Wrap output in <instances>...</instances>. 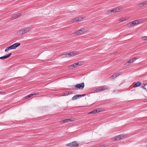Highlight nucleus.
<instances>
[{
	"mask_svg": "<svg viewBox=\"0 0 147 147\" xmlns=\"http://www.w3.org/2000/svg\"><path fill=\"white\" fill-rule=\"evenodd\" d=\"M143 88V89H145V90H146V92H147V89H146V87H145L144 88Z\"/></svg>",
	"mask_w": 147,
	"mask_h": 147,
	"instance_id": "ea45409f",
	"label": "nucleus"
},
{
	"mask_svg": "<svg viewBox=\"0 0 147 147\" xmlns=\"http://www.w3.org/2000/svg\"><path fill=\"white\" fill-rule=\"evenodd\" d=\"M145 4L146 5L147 4V1H145Z\"/></svg>",
	"mask_w": 147,
	"mask_h": 147,
	"instance_id": "79ce46f5",
	"label": "nucleus"
},
{
	"mask_svg": "<svg viewBox=\"0 0 147 147\" xmlns=\"http://www.w3.org/2000/svg\"><path fill=\"white\" fill-rule=\"evenodd\" d=\"M30 28H26L25 29L22 30H23L24 34L27 33L28 32L30 31Z\"/></svg>",
	"mask_w": 147,
	"mask_h": 147,
	"instance_id": "9b49d317",
	"label": "nucleus"
},
{
	"mask_svg": "<svg viewBox=\"0 0 147 147\" xmlns=\"http://www.w3.org/2000/svg\"><path fill=\"white\" fill-rule=\"evenodd\" d=\"M67 54V57H70L71 56V54L70 53H69L68 54Z\"/></svg>",
	"mask_w": 147,
	"mask_h": 147,
	"instance_id": "7c9ffc66",
	"label": "nucleus"
},
{
	"mask_svg": "<svg viewBox=\"0 0 147 147\" xmlns=\"http://www.w3.org/2000/svg\"><path fill=\"white\" fill-rule=\"evenodd\" d=\"M21 14H22L20 13H18L16 14V15H17V16H18V18L20 16Z\"/></svg>",
	"mask_w": 147,
	"mask_h": 147,
	"instance_id": "f704fd0d",
	"label": "nucleus"
},
{
	"mask_svg": "<svg viewBox=\"0 0 147 147\" xmlns=\"http://www.w3.org/2000/svg\"><path fill=\"white\" fill-rule=\"evenodd\" d=\"M141 84L140 82H137L134 85V87H136L139 86Z\"/></svg>",
	"mask_w": 147,
	"mask_h": 147,
	"instance_id": "ddd939ff",
	"label": "nucleus"
},
{
	"mask_svg": "<svg viewBox=\"0 0 147 147\" xmlns=\"http://www.w3.org/2000/svg\"><path fill=\"white\" fill-rule=\"evenodd\" d=\"M81 20L79 18H77L75 19H73L72 20L73 22H75L77 21H80Z\"/></svg>",
	"mask_w": 147,
	"mask_h": 147,
	"instance_id": "4468645a",
	"label": "nucleus"
},
{
	"mask_svg": "<svg viewBox=\"0 0 147 147\" xmlns=\"http://www.w3.org/2000/svg\"><path fill=\"white\" fill-rule=\"evenodd\" d=\"M126 20V19L125 18H122L119 20V21L120 22H123V21H125Z\"/></svg>",
	"mask_w": 147,
	"mask_h": 147,
	"instance_id": "412c9836",
	"label": "nucleus"
},
{
	"mask_svg": "<svg viewBox=\"0 0 147 147\" xmlns=\"http://www.w3.org/2000/svg\"><path fill=\"white\" fill-rule=\"evenodd\" d=\"M62 121V122H64L65 123H68L69 122V119H65L64 120H63Z\"/></svg>",
	"mask_w": 147,
	"mask_h": 147,
	"instance_id": "aec40b11",
	"label": "nucleus"
},
{
	"mask_svg": "<svg viewBox=\"0 0 147 147\" xmlns=\"http://www.w3.org/2000/svg\"><path fill=\"white\" fill-rule=\"evenodd\" d=\"M124 135H119V139H123V138H124Z\"/></svg>",
	"mask_w": 147,
	"mask_h": 147,
	"instance_id": "b1692460",
	"label": "nucleus"
},
{
	"mask_svg": "<svg viewBox=\"0 0 147 147\" xmlns=\"http://www.w3.org/2000/svg\"><path fill=\"white\" fill-rule=\"evenodd\" d=\"M69 119V121H74L73 119H72V118H70L69 119Z\"/></svg>",
	"mask_w": 147,
	"mask_h": 147,
	"instance_id": "e433bc0d",
	"label": "nucleus"
},
{
	"mask_svg": "<svg viewBox=\"0 0 147 147\" xmlns=\"http://www.w3.org/2000/svg\"><path fill=\"white\" fill-rule=\"evenodd\" d=\"M121 10V9L119 7H117L114 8L113 9L109 10L108 11V13L109 14H111L112 12H116L120 11Z\"/></svg>",
	"mask_w": 147,
	"mask_h": 147,
	"instance_id": "20e7f679",
	"label": "nucleus"
},
{
	"mask_svg": "<svg viewBox=\"0 0 147 147\" xmlns=\"http://www.w3.org/2000/svg\"><path fill=\"white\" fill-rule=\"evenodd\" d=\"M145 20L146 21H147V18Z\"/></svg>",
	"mask_w": 147,
	"mask_h": 147,
	"instance_id": "c03bdc74",
	"label": "nucleus"
},
{
	"mask_svg": "<svg viewBox=\"0 0 147 147\" xmlns=\"http://www.w3.org/2000/svg\"><path fill=\"white\" fill-rule=\"evenodd\" d=\"M132 22L134 25H135V24H138L139 22V20H135L134 21Z\"/></svg>",
	"mask_w": 147,
	"mask_h": 147,
	"instance_id": "dca6fc26",
	"label": "nucleus"
},
{
	"mask_svg": "<svg viewBox=\"0 0 147 147\" xmlns=\"http://www.w3.org/2000/svg\"><path fill=\"white\" fill-rule=\"evenodd\" d=\"M11 50L10 46L7 47L6 49L5 50V52H7L9 51V50Z\"/></svg>",
	"mask_w": 147,
	"mask_h": 147,
	"instance_id": "2eb2a0df",
	"label": "nucleus"
},
{
	"mask_svg": "<svg viewBox=\"0 0 147 147\" xmlns=\"http://www.w3.org/2000/svg\"><path fill=\"white\" fill-rule=\"evenodd\" d=\"M84 83L83 82L81 83L77 84L74 86L73 87H75L77 89H82L84 88Z\"/></svg>",
	"mask_w": 147,
	"mask_h": 147,
	"instance_id": "f03ea898",
	"label": "nucleus"
},
{
	"mask_svg": "<svg viewBox=\"0 0 147 147\" xmlns=\"http://www.w3.org/2000/svg\"><path fill=\"white\" fill-rule=\"evenodd\" d=\"M17 34L18 35H19V36H20L22 34H23L24 33H23V30H20L18 31L17 32Z\"/></svg>",
	"mask_w": 147,
	"mask_h": 147,
	"instance_id": "f8f14e48",
	"label": "nucleus"
},
{
	"mask_svg": "<svg viewBox=\"0 0 147 147\" xmlns=\"http://www.w3.org/2000/svg\"><path fill=\"white\" fill-rule=\"evenodd\" d=\"M67 57V54H64L61 55V58H63L64 57Z\"/></svg>",
	"mask_w": 147,
	"mask_h": 147,
	"instance_id": "5701e85b",
	"label": "nucleus"
},
{
	"mask_svg": "<svg viewBox=\"0 0 147 147\" xmlns=\"http://www.w3.org/2000/svg\"><path fill=\"white\" fill-rule=\"evenodd\" d=\"M86 95L85 94H76L72 98V100H74L78 99Z\"/></svg>",
	"mask_w": 147,
	"mask_h": 147,
	"instance_id": "423d86ee",
	"label": "nucleus"
},
{
	"mask_svg": "<svg viewBox=\"0 0 147 147\" xmlns=\"http://www.w3.org/2000/svg\"><path fill=\"white\" fill-rule=\"evenodd\" d=\"M92 113H95V111H94V110H93L88 113L89 114H92Z\"/></svg>",
	"mask_w": 147,
	"mask_h": 147,
	"instance_id": "bb28decb",
	"label": "nucleus"
},
{
	"mask_svg": "<svg viewBox=\"0 0 147 147\" xmlns=\"http://www.w3.org/2000/svg\"><path fill=\"white\" fill-rule=\"evenodd\" d=\"M127 26L128 27L132 26H134L133 24L132 23V22L129 23H128L127 24Z\"/></svg>",
	"mask_w": 147,
	"mask_h": 147,
	"instance_id": "6ab92c4d",
	"label": "nucleus"
},
{
	"mask_svg": "<svg viewBox=\"0 0 147 147\" xmlns=\"http://www.w3.org/2000/svg\"><path fill=\"white\" fill-rule=\"evenodd\" d=\"M147 101V99L146 100Z\"/></svg>",
	"mask_w": 147,
	"mask_h": 147,
	"instance_id": "09e8293b",
	"label": "nucleus"
},
{
	"mask_svg": "<svg viewBox=\"0 0 147 147\" xmlns=\"http://www.w3.org/2000/svg\"><path fill=\"white\" fill-rule=\"evenodd\" d=\"M13 17L15 18H18V16H17V15H16V14L13 15Z\"/></svg>",
	"mask_w": 147,
	"mask_h": 147,
	"instance_id": "2f4dec72",
	"label": "nucleus"
},
{
	"mask_svg": "<svg viewBox=\"0 0 147 147\" xmlns=\"http://www.w3.org/2000/svg\"><path fill=\"white\" fill-rule=\"evenodd\" d=\"M70 53L71 54V56L75 55H76L77 54H76L77 53L76 52H74V51L71 52H70Z\"/></svg>",
	"mask_w": 147,
	"mask_h": 147,
	"instance_id": "a211bd4d",
	"label": "nucleus"
},
{
	"mask_svg": "<svg viewBox=\"0 0 147 147\" xmlns=\"http://www.w3.org/2000/svg\"><path fill=\"white\" fill-rule=\"evenodd\" d=\"M79 145L76 141H74L71 143L68 144L67 146L71 147H77Z\"/></svg>",
	"mask_w": 147,
	"mask_h": 147,
	"instance_id": "7ed1b4c3",
	"label": "nucleus"
},
{
	"mask_svg": "<svg viewBox=\"0 0 147 147\" xmlns=\"http://www.w3.org/2000/svg\"><path fill=\"white\" fill-rule=\"evenodd\" d=\"M3 93L2 92H0V94H3Z\"/></svg>",
	"mask_w": 147,
	"mask_h": 147,
	"instance_id": "37998d69",
	"label": "nucleus"
},
{
	"mask_svg": "<svg viewBox=\"0 0 147 147\" xmlns=\"http://www.w3.org/2000/svg\"><path fill=\"white\" fill-rule=\"evenodd\" d=\"M142 39L144 40H147V36H143L142 37Z\"/></svg>",
	"mask_w": 147,
	"mask_h": 147,
	"instance_id": "a878e982",
	"label": "nucleus"
},
{
	"mask_svg": "<svg viewBox=\"0 0 147 147\" xmlns=\"http://www.w3.org/2000/svg\"><path fill=\"white\" fill-rule=\"evenodd\" d=\"M101 147H105V145H103L101 146Z\"/></svg>",
	"mask_w": 147,
	"mask_h": 147,
	"instance_id": "a19ab883",
	"label": "nucleus"
},
{
	"mask_svg": "<svg viewBox=\"0 0 147 147\" xmlns=\"http://www.w3.org/2000/svg\"><path fill=\"white\" fill-rule=\"evenodd\" d=\"M108 88L107 86H104L100 87L97 88L96 90V92H98L100 91H103Z\"/></svg>",
	"mask_w": 147,
	"mask_h": 147,
	"instance_id": "39448f33",
	"label": "nucleus"
},
{
	"mask_svg": "<svg viewBox=\"0 0 147 147\" xmlns=\"http://www.w3.org/2000/svg\"><path fill=\"white\" fill-rule=\"evenodd\" d=\"M78 63H74V64L69 66V68L71 69H72L76 66H78Z\"/></svg>",
	"mask_w": 147,
	"mask_h": 147,
	"instance_id": "9d476101",
	"label": "nucleus"
},
{
	"mask_svg": "<svg viewBox=\"0 0 147 147\" xmlns=\"http://www.w3.org/2000/svg\"><path fill=\"white\" fill-rule=\"evenodd\" d=\"M87 30L86 29L82 28L76 31L74 34L80 35L83 33H85Z\"/></svg>",
	"mask_w": 147,
	"mask_h": 147,
	"instance_id": "f257e3e1",
	"label": "nucleus"
},
{
	"mask_svg": "<svg viewBox=\"0 0 147 147\" xmlns=\"http://www.w3.org/2000/svg\"><path fill=\"white\" fill-rule=\"evenodd\" d=\"M94 110L95 111V113H97L98 112V109H94Z\"/></svg>",
	"mask_w": 147,
	"mask_h": 147,
	"instance_id": "473e14b6",
	"label": "nucleus"
},
{
	"mask_svg": "<svg viewBox=\"0 0 147 147\" xmlns=\"http://www.w3.org/2000/svg\"><path fill=\"white\" fill-rule=\"evenodd\" d=\"M32 94V96H33V95L38 94H39V93L38 92H35V93H34L33 94Z\"/></svg>",
	"mask_w": 147,
	"mask_h": 147,
	"instance_id": "72a5a7b5",
	"label": "nucleus"
},
{
	"mask_svg": "<svg viewBox=\"0 0 147 147\" xmlns=\"http://www.w3.org/2000/svg\"><path fill=\"white\" fill-rule=\"evenodd\" d=\"M147 85V84L146 83H143L142 84L141 88H143L144 87H145V86Z\"/></svg>",
	"mask_w": 147,
	"mask_h": 147,
	"instance_id": "cd10ccee",
	"label": "nucleus"
},
{
	"mask_svg": "<svg viewBox=\"0 0 147 147\" xmlns=\"http://www.w3.org/2000/svg\"><path fill=\"white\" fill-rule=\"evenodd\" d=\"M98 112H100L101 111V109H98Z\"/></svg>",
	"mask_w": 147,
	"mask_h": 147,
	"instance_id": "58836bf2",
	"label": "nucleus"
},
{
	"mask_svg": "<svg viewBox=\"0 0 147 147\" xmlns=\"http://www.w3.org/2000/svg\"><path fill=\"white\" fill-rule=\"evenodd\" d=\"M20 43L19 42H16L10 46L11 49H15L16 48L20 45Z\"/></svg>",
	"mask_w": 147,
	"mask_h": 147,
	"instance_id": "0eeeda50",
	"label": "nucleus"
},
{
	"mask_svg": "<svg viewBox=\"0 0 147 147\" xmlns=\"http://www.w3.org/2000/svg\"><path fill=\"white\" fill-rule=\"evenodd\" d=\"M116 75L115 74H113L111 77V79H113L115 78L116 77Z\"/></svg>",
	"mask_w": 147,
	"mask_h": 147,
	"instance_id": "393cba45",
	"label": "nucleus"
},
{
	"mask_svg": "<svg viewBox=\"0 0 147 147\" xmlns=\"http://www.w3.org/2000/svg\"><path fill=\"white\" fill-rule=\"evenodd\" d=\"M115 74L116 75V77L120 75V74L118 73H116Z\"/></svg>",
	"mask_w": 147,
	"mask_h": 147,
	"instance_id": "c9c22d12",
	"label": "nucleus"
},
{
	"mask_svg": "<svg viewBox=\"0 0 147 147\" xmlns=\"http://www.w3.org/2000/svg\"><path fill=\"white\" fill-rule=\"evenodd\" d=\"M1 111V110H0V111Z\"/></svg>",
	"mask_w": 147,
	"mask_h": 147,
	"instance_id": "de8ad7c7",
	"label": "nucleus"
},
{
	"mask_svg": "<svg viewBox=\"0 0 147 147\" xmlns=\"http://www.w3.org/2000/svg\"><path fill=\"white\" fill-rule=\"evenodd\" d=\"M146 147H147V143L146 144Z\"/></svg>",
	"mask_w": 147,
	"mask_h": 147,
	"instance_id": "a18cd8bd",
	"label": "nucleus"
},
{
	"mask_svg": "<svg viewBox=\"0 0 147 147\" xmlns=\"http://www.w3.org/2000/svg\"><path fill=\"white\" fill-rule=\"evenodd\" d=\"M69 92L68 91H66L65 92V93L66 94L68 95L69 94Z\"/></svg>",
	"mask_w": 147,
	"mask_h": 147,
	"instance_id": "4c0bfd02",
	"label": "nucleus"
},
{
	"mask_svg": "<svg viewBox=\"0 0 147 147\" xmlns=\"http://www.w3.org/2000/svg\"><path fill=\"white\" fill-rule=\"evenodd\" d=\"M82 61H80V62H79L78 63H78V66H79V65H82Z\"/></svg>",
	"mask_w": 147,
	"mask_h": 147,
	"instance_id": "c756f323",
	"label": "nucleus"
},
{
	"mask_svg": "<svg viewBox=\"0 0 147 147\" xmlns=\"http://www.w3.org/2000/svg\"><path fill=\"white\" fill-rule=\"evenodd\" d=\"M114 92H115V91Z\"/></svg>",
	"mask_w": 147,
	"mask_h": 147,
	"instance_id": "49530a36",
	"label": "nucleus"
},
{
	"mask_svg": "<svg viewBox=\"0 0 147 147\" xmlns=\"http://www.w3.org/2000/svg\"><path fill=\"white\" fill-rule=\"evenodd\" d=\"M138 58H136V57H134L133 58L131 59L129 61H127L126 63V65L127 64V63H131L134 62Z\"/></svg>",
	"mask_w": 147,
	"mask_h": 147,
	"instance_id": "1a4fd4ad",
	"label": "nucleus"
},
{
	"mask_svg": "<svg viewBox=\"0 0 147 147\" xmlns=\"http://www.w3.org/2000/svg\"><path fill=\"white\" fill-rule=\"evenodd\" d=\"M139 4H140V5H146V4H145V1L143 2L142 3H140Z\"/></svg>",
	"mask_w": 147,
	"mask_h": 147,
	"instance_id": "c85d7f7f",
	"label": "nucleus"
},
{
	"mask_svg": "<svg viewBox=\"0 0 147 147\" xmlns=\"http://www.w3.org/2000/svg\"><path fill=\"white\" fill-rule=\"evenodd\" d=\"M120 139H119V135L115 136L114 138V140L115 141H117L120 140Z\"/></svg>",
	"mask_w": 147,
	"mask_h": 147,
	"instance_id": "f3484780",
	"label": "nucleus"
},
{
	"mask_svg": "<svg viewBox=\"0 0 147 147\" xmlns=\"http://www.w3.org/2000/svg\"><path fill=\"white\" fill-rule=\"evenodd\" d=\"M12 55L11 53H9V54L5 55L4 56L0 57V59L4 60L5 59L9 57Z\"/></svg>",
	"mask_w": 147,
	"mask_h": 147,
	"instance_id": "6e6552de",
	"label": "nucleus"
},
{
	"mask_svg": "<svg viewBox=\"0 0 147 147\" xmlns=\"http://www.w3.org/2000/svg\"><path fill=\"white\" fill-rule=\"evenodd\" d=\"M32 96V94H30L29 95H28L26 96H25V98H26V99H27L30 97H31V96Z\"/></svg>",
	"mask_w": 147,
	"mask_h": 147,
	"instance_id": "4be33fe9",
	"label": "nucleus"
}]
</instances>
